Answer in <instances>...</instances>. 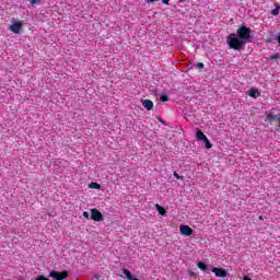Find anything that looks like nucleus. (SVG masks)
I'll use <instances>...</instances> for the list:
<instances>
[{
	"mask_svg": "<svg viewBox=\"0 0 280 280\" xmlns=\"http://www.w3.org/2000/svg\"><path fill=\"white\" fill-rule=\"evenodd\" d=\"M228 45L231 49H242V47H244V40L237 38V35H235V33H232L228 37Z\"/></svg>",
	"mask_w": 280,
	"mask_h": 280,
	"instance_id": "f257e3e1",
	"label": "nucleus"
},
{
	"mask_svg": "<svg viewBox=\"0 0 280 280\" xmlns=\"http://www.w3.org/2000/svg\"><path fill=\"white\" fill-rule=\"evenodd\" d=\"M236 34L244 43V40H248V38H250V28L243 25L236 31Z\"/></svg>",
	"mask_w": 280,
	"mask_h": 280,
	"instance_id": "f03ea898",
	"label": "nucleus"
},
{
	"mask_svg": "<svg viewBox=\"0 0 280 280\" xmlns=\"http://www.w3.org/2000/svg\"><path fill=\"white\" fill-rule=\"evenodd\" d=\"M49 277H51L52 279H56V280H65L69 277V271L58 272V271L54 270L49 273Z\"/></svg>",
	"mask_w": 280,
	"mask_h": 280,
	"instance_id": "7ed1b4c3",
	"label": "nucleus"
},
{
	"mask_svg": "<svg viewBox=\"0 0 280 280\" xmlns=\"http://www.w3.org/2000/svg\"><path fill=\"white\" fill-rule=\"evenodd\" d=\"M91 219L94 222H102V220H104V217L102 215V212H100V210L94 208L91 210Z\"/></svg>",
	"mask_w": 280,
	"mask_h": 280,
	"instance_id": "20e7f679",
	"label": "nucleus"
},
{
	"mask_svg": "<svg viewBox=\"0 0 280 280\" xmlns=\"http://www.w3.org/2000/svg\"><path fill=\"white\" fill-rule=\"evenodd\" d=\"M179 233L185 237H189L190 235H194V230L189 228V225H180Z\"/></svg>",
	"mask_w": 280,
	"mask_h": 280,
	"instance_id": "39448f33",
	"label": "nucleus"
},
{
	"mask_svg": "<svg viewBox=\"0 0 280 280\" xmlns=\"http://www.w3.org/2000/svg\"><path fill=\"white\" fill-rule=\"evenodd\" d=\"M9 30L13 32V34H21V31L23 30V24L21 22H15L9 26Z\"/></svg>",
	"mask_w": 280,
	"mask_h": 280,
	"instance_id": "423d86ee",
	"label": "nucleus"
},
{
	"mask_svg": "<svg viewBox=\"0 0 280 280\" xmlns=\"http://www.w3.org/2000/svg\"><path fill=\"white\" fill-rule=\"evenodd\" d=\"M212 272L215 277H220L221 279H224L228 276L226 270L218 267L212 268Z\"/></svg>",
	"mask_w": 280,
	"mask_h": 280,
	"instance_id": "0eeeda50",
	"label": "nucleus"
},
{
	"mask_svg": "<svg viewBox=\"0 0 280 280\" xmlns=\"http://www.w3.org/2000/svg\"><path fill=\"white\" fill-rule=\"evenodd\" d=\"M266 119L272 126V124H275V121H279V114L275 115L272 113H269V114H267Z\"/></svg>",
	"mask_w": 280,
	"mask_h": 280,
	"instance_id": "6e6552de",
	"label": "nucleus"
},
{
	"mask_svg": "<svg viewBox=\"0 0 280 280\" xmlns=\"http://www.w3.org/2000/svg\"><path fill=\"white\" fill-rule=\"evenodd\" d=\"M142 106L148 110H152L154 108V103L151 100H144L142 101Z\"/></svg>",
	"mask_w": 280,
	"mask_h": 280,
	"instance_id": "1a4fd4ad",
	"label": "nucleus"
},
{
	"mask_svg": "<svg viewBox=\"0 0 280 280\" xmlns=\"http://www.w3.org/2000/svg\"><path fill=\"white\" fill-rule=\"evenodd\" d=\"M155 208H156L158 213H160V215H167V211L165 210V208H163L159 203L155 205Z\"/></svg>",
	"mask_w": 280,
	"mask_h": 280,
	"instance_id": "9d476101",
	"label": "nucleus"
},
{
	"mask_svg": "<svg viewBox=\"0 0 280 280\" xmlns=\"http://www.w3.org/2000/svg\"><path fill=\"white\" fill-rule=\"evenodd\" d=\"M196 137L198 141H203L207 138V136L205 135V132H202V130H197Z\"/></svg>",
	"mask_w": 280,
	"mask_h": 280,
	"instance_id": "9b49d317",
	"label": "nucleus"
},
{
	"mask_svg": "<svg viewBox=\"0 0 280 280\" xmlns=\"http://www.w3.org/2000/svg\"><path fill=\"white\" fill-rule=\"evenodd\" d=\"M122 275H125L127 280H132V273H130V270L128 269H122Z\"/></svg>",
	"mask_w": 280,
	"mask_h": 280,
	"instance_id": "f8f14e48",
	"label": "nucleus"
},
{
	"mask_svg": "<svg viewBox=\"0 0 280 280\" xmlns=\"http://www.w3.org/2000/svg\"><path fill=\"white\" fill-rule=\"evenodd\" d=\"M258 93H259V90L252 89V90H249L248 95H249V97L256 98Z\"/></svg>",
	"mask_w": 280,
	"mask_h": 280,
	"instance_id": "ddd939ff",
	"label": "nucleus"
},
{
	"mask_svg": "<svg viewBox=\"0 0 280 280\" xmlns=\"http://www.w3.org/2000/svg\"><path fill=\"white\" fill-rule=\"evenodd\" d=\"M197 266H198L199 270H202L203 272H206V270H207V264H205L203 261H199V262L197 264Z\"/></svg>",
	"mask_w": 280,
	"mask_h": 280,
	"instance_id": "4468645a",
	"label": "nucleus"
},
{
	"mask_svg": "<svg viewBox=\"0 0 280 280\" xmlns=\"http://www.w3.org/2000/svg\"><path fill=\"white\" fill-rule=\"evenodd\" d=\"M203 143L206 144L207 150H211V148H213V144L209 141V138H206Z\"/></svg>",
	"mask_w": 280,
	"mask_h": 280,
	"instance_id": "2eb2a0df",
	"label": "nucleus"
},
{
	"mask_svg": "<svg viewBox=\"0 0 280 280\" xmlns=\"http://www.w3.org/2000/svg\"><path fill=\"white\" fill-rule=\"evenodd\" d=\"M279 9H280V5H277L276 9L271 10L272 16H279Z\"/></svg>",
	"mask_w": 280,
	"mask_h": 280,
	"instance_id": "dca6fc26",
	"label": "nucleus"
},
{
	"mask_svg": "<svg viewBox=\"0 0 280 280\" xmlns=\"http://www.w3.org/2000/svg\"><path fill=\"white\" fill-rule=\"evenodd\" d=\"M90 187L92 188V189H100V184H97V183H95V182H92L91 184H90Z\"/></svg>",
	"mask_w": 280,
	"mask_h": 280,
	"instance_id": "f3484780",
	"label": "nucleus"
},
{
	"mask_svg": "<svg viewBox=\"0 0 280 280\" xmlns=\"http://www.w3.org/2000/svg\"><path fill=\"white\" fill-rule=\"evenodd\" d=\"M160 102H170V97H167V95L163 94L160 96Z\"/></svg>",
	"mask_w": 280,
	"mask_h": 280,
	"instance_id": "a211bd4d",
	"label": "nucleus"
},
{
	"mask_svg": "<svg viewBox=\"0 0 280 280\" xmlns=\"http://www.w3.org/2000/svg\"><path fill=\"white\" fill-rule=\"evenodd\" d=\"M279 58H280L279 54L269 56V60H279Z\"/></svg>",
	"mask_w": 280,
	"mask_h": 280,
	"instance_id": "6ab92c4d",
	"label": "nucleus"
},
{
	"mask_svg": "<svg viewBox=\"0 0 280 280\" xmlns=\"http://www.w3.org/2000/svg\"><path fill=\"white\" fill-rule=\"evenodd\" d=\"M173 176L177 178V180H183V176L178 175V173L174 172Z\"/></svg>",
	"mask_w": 280,
	"mask_h": 280,
	"instance_id": "aec40b11",
	"label": "nucleus"
},
{
	"mask_svg": "<svg viewBox=\"0 0 280 280\" xmlns=\"http://www.w3.org/2000/svg\"><path fill=\"white\" fill-rule=\"evenodd\" d=\"M197 68H198V69H205V63L198 62V63H197Z\"/></svg>",
	"mask_w": 280,
	"mask_h": 280,
	"instance_id": "412c9836",
	"label": "nucleus"
},
{
	"mask_svg": "<svg viewBox=\"0 0 280 280\" xmlns=\"http://www.w3.org/2000/svg\"><path fill=\"white\" fill-rule=\"evenodd\" d=\"M83 218H85L86 220H89V218H90L89 212H83Z\"/></svg>",
	"mask_w": 280,
	"mask_h": 280,
	"instance_id": "4be33fe9",
	"label": "nucleus"
},
{
	"mask_svg": "<svg viewBox=\"0 0 280 280\" xmlns=\"http://www.w3.org/2000/svg\"><path fill=\"white\" fill-rule=\"evenodd\" d=\"M162 3H164V5H170V0H162Z\"/></svg>",
	"mask_w": 280,
	"mask_h": 280,
	"instance_id": "5701e85b",
	"label": "nucleus"
},
{
	"mask_svg": "<svg viewBox=\"0 0 280 280\" xmlns=\"http://www.w3.org/2000/svg\"><path fill=\"white\" fill-rule=\"evenodd\" d=\"M31 3H38V0H30Z\"/></svg>",
	"mask_w": 280,
	"mask_h": 280,
	"instance_id": "b1692460",
	"label": "nucleus"
},
{
	"mask_svg": "<svg viewBox=\"0 0 280 280\" xmlns=\"http://www.w3.org/2000/svg\"><path fill=\"white\" fill-rule=\"evenodd\" d=\"M258 219L260 220V222H264V217L262 215L258 217Z\"/></svg>",
	"mask_w": 280,
	"mask_h": 280,
	"instance_id": "393cba45",
	"label": "nucleus"
},
{
	"mask_svg": "<svg viewBox=\"0 0 280 280\" xmlns=\"http://www.w3.org/2000/svg\"><path fill=\"white\" fill-rule=\"evenodd\" d=\"M190 275H191V277H196V273H194V272H191Z\"/></svg>",
	"mask_w": 280,
	"mask_h": 280,
	"instance_id": "a878e982",
	"label": "nucleus"
}]
</instances>
